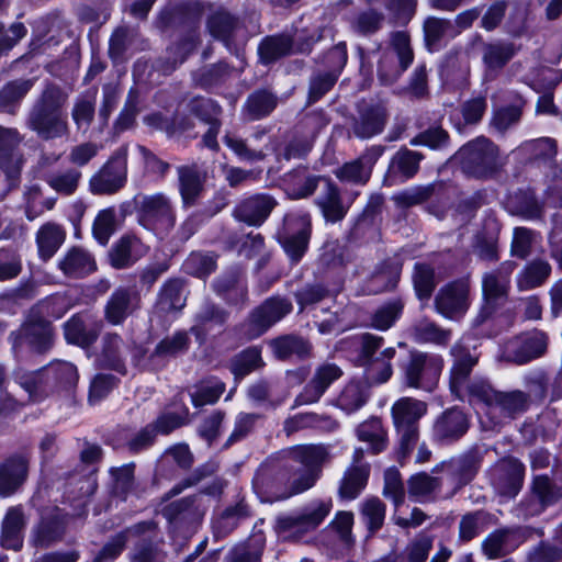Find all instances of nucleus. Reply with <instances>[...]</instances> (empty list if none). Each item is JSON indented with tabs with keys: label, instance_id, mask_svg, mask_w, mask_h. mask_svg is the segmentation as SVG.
Here are the masks:
<instances>
[{
	"label": "nucleus",
	"instance_id": "2eb2a0df",
	"mask_svg": "<svg viewBox=\"0 0 562 562\" xmlns=\"http://www.w3.org/2000/svg\"><path fill=\"white\" fill-rule=\"evenodd\" d=\"M389 119L387 110L380 102H362L357 106V114L350 120L349 135L358 139H370L380 135Z\"/></svg>",
	"mask_w": 562,
	"mask_h": 562
},
{
	"label": "nucleus",
	"instance_id": "9d476101",
	"mask_svg": "<svg viewBox=\"0 0 562 562\" xmlns=\"http://www.w3.org/2000/svg\"><path fill=\"white\" fill-rule=\"evenodd\" d=\"M331 507L330 499H313L296 512L278 516L276 530L284 536L314 530L329 515Z\"/></svg>",
	"mask_w": 562,
	"mask_h": 562
},
{
	"label": "nucleus",
	"instance_id": "f8f14e48",
	"mask_svg": "<svg viewBox=\"0 0 562 562\" xmlns=\"http://www.w3.org/2000/svg\"><path fill=\"white\" fill-rule=\"evenodd\" d=\"M126 145L119 147L102 168L91 177L90 190L94 194H113L120 191L127 181Z\"/></svg>",
	"mask_w": 562,
	"mask_h": 562
},
{
	"label": "nucleus",
	"instance_id": "e2e57ef3",
	"mask_svg": "<svg viewBox=\"0 0 562 562\" xmlns=\"http://www.w3.org/2000/svg\"><path fill=\"white\" fill-rule=\"evenodd\" d=\"M250 516V507L244 499H240L235 505L224 509L215 522V528L223 533H228L235 529L239 522Z\"/></svg>",
	"mask_w": 562,
	"mask_h": 562
},
{
	"label": "nucleus",
	"instance_id": "f03ea898",
	"mask_svg": "<svg viewBox=\"0 0 562 562\" xmlns=\"http://www.w3.org/2000/svg\"><path fill=\"white\" fill-rule=\"evenodd\" d=\"M78 379L77 368L67 361L52 362L34 372H14V382L27 393L32 402H40L52 392L70 391L77 385Z\"/></svg>",
	"mask_w": 562,
	"mask_h": 562
},
{
	"label": "nucleus",
	"instance_id": "052dcab7",
	"mask_svg": "<svg viewBox=\"0 0 562 562\" xmlns=\"http://www.w3.org/2000/svg\"><path fill=\"white\" fill-rule=\"evenodd\" d=\"M400 278L398 265L385 261L376 271L371 276L368 284V290L372 293H379L393 289Z\"/></svg>",
	"mask_w": 562,
	"mask_h": 562
},
{
	"label": "nucleus",
	"instance_id": "338daca9",
	"mask_svg": "<svg viewBox=\"0 0 562 562\" xmlns=\"http://www.w3.org/2000/svg\"><path fill=\"white\" fill-rule=\"evenodd\" d=\"M262 364L260 350L257 347H250L233 359L231 370L235 378L243 379Z\"/></svg>",
	"mask_w": 562,
	"mask_h": 562
},
{
	"label": "nucleus",
	"instance_id": "a19ab883",
	"mask_svg": "<svg viewBox=\"0 0 562 562\" xmlns=\"http://www.w3.org/2000/svg\"><path fill=\"white\" fill-rule=\"evenodd\" d=\"M195 46L196 35L195 33H190L180 42L167 48L166 55L157 60V69L165 74L173 71L186 60L188 55L195 48Z\"/></svg>",
	"mask_w": 562,
	"mask_h": 562
},
{
	"label": "nucleus",
	"instance_id": "4d7b16f0",
	"mask_svg": "<svg viewBox=\"0 0 562 562\" xmlns=\"http://www.w3.org/2000/svg\"><path fill=\"white\" fill-rule=\"evenodd\" d=\"M369 398V387L361 382L348 383L337 398V406L346 414L360 409Z\"/></svg>",
	"mask_w": 562,
	"mask_h": 562
},
{
	"label": "nucleus",
	"instance_id": "6ab92c4d",
	"mask_svg": "<svg viewBox=\"0 0 562 562\" xmlns=\"http://www.w3.org/2000/svg\"><path fill=\"white\" fill-rule=\"evenodd\" d=\"M53 329L45 319H30L19 331L11 333L9 339L12 348L16 350L24 344L38 352L45 351L52 344Z\"/></svg>",
	"mask_w": 562,
	"mask_h": 562
},
{
	"label": "nucleus",
	"instance_id": "4be33fe9",
	"mask_svg": "<svg viewBox=\"0 0 562 562\" xmlns=\"http://www.w3.org/2000/svg\"><path fill=\"white\" fill-rule=\"evenodd\" d=\"M277 205L276 200L265 193L254 194L243 200L234 210V217L249 226H260Z\"/></svg>",
	"mask_w": 562,
	"mask_h": 562
},
{
	"label": "nucleus",
	"instance_id": "3c124183",
	"mask_svg": "<svg viewBox=\"0 0 562 562\" xmlns=\"http://www.w3.org/2000/svg\"><path fill=\"white\" fill-rule=\"evenodd\" d=\"M482 463V453L471 450L452 459L448 467L460 485L469 483L477 473Z\"/></svg>",
	"mask_w": 562,
	"mask_h": 562
},
{
	"label": "nucleus",
	"instance_id": "603ef678",
	"mask_svg": "<svg viewBox=\"0 0 562 562\" xmlns=\"http://www.w3.org/2000/svg\"><path fill=\"white\" fill-rule=\"evenodd\" d=\"M516 54L515 46L508 42L484 44L482 60L490 71L501 70Z\"/></svg>",
	"mask_w": 562,
	"mask_h": 562
},
{
	"label": "nucleus",
	"instance_id": "c03bdc74",
	"mask_svg": "<svg viewBox=\"0 0 562 562\" xmlns=\"http://www.w3.org/2000/svg\"><path fill=\"white\" fill-rule=\"evenodd\" d=\"M97 92V89H91L75 99L71 119L78 132L86 133L94 119Z\"/></svg>",
	"mask_w": 562,
	"mask_h": 562
},
{
	"label": "nucleus",
	"instance_id": "680f3d73",
	"mask_svg": "<svg viewBox=\"0 0 562 562\" xmlns=\"http://www.w3.org/2000/svg\"><path fill=\"white\" fill-rule=\"evenodd\" d=\"M292 40L286 35L266 37L258 47L260 60L270 64L290 53Z\"/></svg>",
	"mask_w": 562,
	"mask_h": 562
},
{
	"label": "nucleus",
	"instance_id": "5fc2aeb1",
	"mask_svg": "<svg viewBox=\"0 0 562 562\" xmlns=\"http://www.w3.org/2000/svg\"><path fill=\"white\" fill-rule=\"evenodd\" d=\"M423 159L424 155L422 153L402 147L392 157L389 170L407 180L418 172Z\"/></svg>",
	"mask_w": 562,
	"mask_h": 562
},
{
	"label": "nucleus",
	"instance_id": "dca6fc26",
	"mask_svg": "<svg viewBox=\"0 0 562 562\" xmlns=\"http://www.w3.org/2000/svg\"><path fill=\"white\" fill-rule=\"evenodd\" d=\"M435 306L439 314L449 319H459L470 307V282L456 280L441 288L436 295Z\"/></svg>",
	"mask_w": 562,
	"mask_h": 562
},
{
	"label": "nucleus",
	"instance_id": "bf43d9fd",
	"mask_svg": "<svg viewBox=\"0 0 562 562\" xmlns=\"http://www.w3.org/2000/svg\"><path fill=\"white\" fill-rule=\"evenodd\" d=\"M386 507L378 497H370L360 504V517L370 533H374L383 526Z\"/></svg>",
	"mask_w": 562,
	"mask_h": 562
},
{
	"label": "nucleus",
	"instance_id": "ddd939ff",
	"mask_svg": "<svg viewBox=\"0 0 562 562\" xmlns=\"http://www.w3.org/2000/svg\"><path fill=\"white\" fill-rule=\"evenodd\" d=\"M450 355L453 358L449 371V387L451 393L460 400H462L465 394L475 398V393L471 387L473 385L487 384L484 381L470 380L471 372L477 363V357L472 355L461 341H457L451 347Z\"/></svg>",
	"mask_w": 562,
	"mask_h": 562
},
{
	"label": "nucleus",
	"instance_id": "20e7f679",
	"mask_svg": "<svg viewBox=\"0 0 562 562\" xmlns=\"http://www.w3.org/2000/svg\"><path fill=\"white\" fill-rule=\"evenodd\" d=\"M445 367L441 355L422 350H411L402 366L403 383L411 389L432 392L439 382Z\"/></svg>",
	"mask_w": 562,
	"mask_h": 562
},
{
	"label": "nucleus",
	"instance_id": "8fccbe9b",
	"mask_svg": "<svg viewBox=\"0 0 562 562\" xmlns=\"http://www.w3.org/2000/svg\"><path fill=\"white\" fill-rule=\"evenodd\" d=\"M33 86L34 79H20L7 83L0 90V112L14 114Z\"/></svg>",
	"mask_w": 562,
	"mask_h": 562
},
{
	"label": "nucleus",
	"instance_id": "0e129e2a",
	"mask_svg": "<svg viewBox=\"0 0 562 562\" xmlns=\"http://www.w3.org/2000/svg\"><path fill=\"white\" fill-rule=\"evenodd\" d=\"M225 391V383L217 378L202 381L191 393V402L195 407L214 404Z\"/></svg>",
	"mask_w": 562,
	"mask_h": 562
},
{
	"label": "nucleus",
	"instance_id": "ea45409f",
	"mask_svg": "<svg viewBox=\"0 0 562 562\" xmlns=\"http://www.w3.org/2000/svg\"><path fill=\"white\" fill-rule=\"evenodd\" d=\"M552 268L547 260L535 259L528 262L516 276L519 291H529L541 286L550 277Z\"/></svg>",
	"mask_w": 562,
	"mask_h": 562
},
{
	"label": "nucleus",
	"instance_id": "6e6552de",
	"mask_svg": "<svg viewBox=\"0 0 562 562\" xmlns=\"http://www.w3.org/2000/svg\"><path fill=\"white\" fill-rule=\"evenodd\" d=\"M471 390L475 393V398L486 406V414L492 419L497 414L499 415V420H496L495 424L522 414L527 411L530 402L529 395L519 390L501 392L492 389L490 384L473 385Z\"/></svg>",
	"mask_w": 562,
	"mask_h": 562
},
{
	"label": "nucleus",
	"instance_id": "2f4dec72",
	"mask_svg": "<svg viewBox=\"0 0 562 562\" xmlns=\"http://www.w3.org/2000/svg\"><path fill=\"white\" fill-rule=\"evenodd\" d=\"M288 458L290 461L299 463L303 469L308 471H316L322 475V469L325 463L330 459L328 446L325 445H299L288 450Z\"/></svg>",
	"mask_w": 562,
	"mask_h": 562
},
{
	"label": "nucleus",
	"instance_id": "13d9d810",
	"mask_svg": "<svg viewBox=\"0 0 562 562\" xmlns=\"http://www.w3.org/2000/svg\"><path fill=\"white\" fill-rule=\"evenodd\" d=\"M357 435L359 440L368 443L373 454L380 453L386 448L387 435L382 423L376 418L359 425Z\"/></svg>",
	"mask_w": 562,
	"mask_h": 562
},
{
	"label": "nucleus",
	"instance_id": "09e8293b",
	"mask_svg": "<svg viewBox=\"0 0 562 562\" xmlns=\"http://www.w3.org/2000/svg\"><path fill=\"white\" fill-rule=\"evenodd\" d=\"M66 233L61 226L53 223L43 225L36 234L40 257L50 259L65 241Z\"/></svg>",
	"mask_w": 562,
	"mask_h": 562
},
{
	"label": "nucleus",
	"instance_id": "423d86ee",
	"mask_svg": "<svg viewBox=\"0 0 562 562\" xmlns=\"http://www.w3.org/2000/svg\"><path fill=\"white\" fill-rule=\"evenodd\" d=\"M464 173L474 178H486L502 166L497 146L486 137H477L462 146L453 156Z\"/></svg>",
	"mask_w": 562,
	"mask_h": 562
},
{
	"label": "nucleus",
	"instance_id": "37998d69",
	"mask_svg": "<svg viewBox=\"0 0 562 562\" xmlns=\"http://www.w3.org/2000/svg\"><path fill=\"white\" fill-rule=\"evenodd\" d=\"M370 468L368 464L350 465L344 473L339 485V496L344 499H355L368 483Z\"/></svg>",
	"mask_w": 562,
	"mask_h": 562
},
{
	"label": "nucleus",
	"instance_id": "7ed1b4c3",
	"mask_svg": "<svg viewBox=\"0 0 562 562\" xmlns=\"http://www.w3.org/2000/svg\"><path fill=\"white\" fill-rule=\"evenodd\" d=\"M357 342V363L363 368L367 383H386L394 372L392 361L396 356L395 347H385V339L371 333L359 335Z\"/></svg>",
	"mask_w": 562,
	"mask_h": 562
},
{
	"label": "nucleus",
	"instance_id": "4c0bfd02",
	"mask_svg": "<svg viewBox=\"0 0 562 562\" xmlns=\"http://www.w3.org/2000/svg\"><path fill=\"white\" fill-rule=\"evenodd\" d=\"M150 528L151 524L149 521H144L119 532L103 546V548L93 558V562L113 561L122 553L125 543L131 536L145 533Z\"/></svg>",
	"mask_w": 562,
	"mask_h": 562
},
{
	"label": "nucleus",
	"instance_id": "4468645a",
	"mask_svg": "<svg viewBox=\"0 0 562 562\" xmlns=\"http://www.w3.org/2000/svg\"><path fill=\"white\" fill-rule=\"evenodd\" d=\"M209 505L200 494L182 497L167 504L162 508V516L175 528L193 530L201 522Z\"/></svg>",
	"mask_w": 562,
	"mask_h": 562
},
{
	"label": "nucleus",
	"instance_id": "774afa93",
	"mask_svg": "<svg viewBox=\"0 0 562 562\" xmlns=\"http://www.w3.org/2000/svg\"><path fill=\"white\" fill-rule=\"evenodd\" d=\"M324 177L306 175L305 169L296 170L290 176V194L294 199H303L312 195Z\"/></svg>",
	"mask_w": 562,
	"mask_h": 562
},
{
	"label": "nucleus",
	"instance_id": "6e6d98bb",
	"mask_svg": "<svg viewBox=\"0 0 562 562\" xmlns=\"http://www.w3.org/2000/svg\"><path fill=\"white\" fill-rule=\"evenodd\" d=\"M411 336L417 344H432L443 347L450 341L451 331L439 327L434 322L422 321L412 328Z\"/></svg>",
	"mask_w": 562,
	"mask_h": 562
},
{
	"label": "nucleus",
	"instance_id": "72a5a7b5",
	"mask_svg": "<svg viewBox=\"0 0 562 562\" xmlns=\"http://www.w3.org/2000/svg\"><path fill=\"white\" fill-rule=\"evenodd\" d=\"M322 184V191L316 199L317 206L327 222L341 221L348 206L342 203L339 188L330 179H323Z\"/></svg>",
	"mask_w": 562,
	"mask_h": 562
},
{
	"label": "nucleus",
	"instance_id": "a878e982",
	"mask_svg": "<svg viewBox=\"0 0 562 562\" xmlns=\"http://www.w3.org/2000/svg\"><path fill=\"white\" fill-rule=\"evenodd\" d=\"M227 317L228 314L225 310L205 300L194 315L190 333L195 336L200 344H203L213 329L223 327Z\"/></svg>",
	"mask_w": 562,
	"mask_h": 562
},
{
	"label": "nucleus",
	"instance_id": "49530a36",
	"mask_svg": "<svg viewBox=\"0 0 562 562\" xmlns=\"http://www.w3.org/2000/svg\"><path fill=\"white\" fill-rule=\"evenodd\" d=\"M274 356L280 360L303 359L310 353L311 346L302 337L285 335L270 342Z\"/></svg>",
	"mask_w": 562,
	"mask_h": 562
},
{
	"label": "nucleus",
	"instance_id": "79ce46f5",
	"mask_svg": "<svg viewBox=\"0 0 562 562\" xmlns=\"http://www.w3.org/2000/svg\"><path fill=\"white\" fill-rule=\"evenodd\" d=\"M145 533L138 535L140 538L134 544L130 552L131 562H166V553L161 548V543L151 538L154 532V524Z\"/></svg>",
	"mask_w": 562,
	"mask_h": 562
},
{
	"label": "nucleus",
	"instance_id": "5701e85b",
	"mask_svg": "<svg viewBox=\"0 0 562 562\" xmlns=\"http://www.w3.org/2000/svg\"><path fill=\"white\" fill-rule=\"evenodd\" d=\"M148 247L134 234L123 235L113 244L109 252L110 265L115 269H126L143 258Z\"/></svg>",
	"mask_w": 562,
	"mask_h": 562
},
{
	"label": "nucleus",
	"instance_id": "c9c22d12",
	"mask_svg": "<svg viewBox=\"0 0 562 562\" xmlns=\"http://www.w3.org/2000/svg\"><path fill=\"white\" fill-rule=\"evenodd\" d=\"M423 29L425 43L430 52L439 50L442 42L452 40L459 35V30L454 26L452 21L436 16L427 18Z\"/></svg>",
	"mask_w": 562,
	"mask_h": 562
},
{
	"label": "nucleus",
	"instance_id": "aec40b11",
	"mask_svg": "<svg viewBox=\"0 0 562 562\" xmlns=\"http://www.w3.org/2000/svg\"><path fill=\"white\" fill-rule=\"evenodd\" d=\"M210 34L243 61V49L236 38L240 31L238 20L224 10L214 12L207 20Z\"/></svg>",
	"mask_w": 562,
	"mask_h": 562
},
{
	"label": "nucleus",
	"instance_id": "de8ad7c7",
	"mask_svg": "<svg viewBox=\"0 0 562 562\" xmlns=\"http://www.w3.org/2000/svg\"><path fill=\"white\" fill-rule=\"evenodd\" d=\"M514 538L515 531L513 529H497L483 540L482 550L491 560L502 558L515 549Z\"/></svg>",
	"mask_w": 562,
	"mask_h": 562
},
{
	"label": "nucleus",
	"instance_id": "a18cd8bd",
	"mask_svg": "<svg viewBox=\"0 0 562 562\" xmlns=\"http://www.w3.org/2000/svg\"><path fill=\"white\" fill-rule=\"evenodd\" d=\"M305 428L331 431L337 428V423L328 416L314 413H301L286 418L283 424V430L288 436Z\"/></svg>",
	"mask_w": 562,
	"mask_h": 562
},
{
	"label": "nucleus",
	"instance_id": "9b49d317",
	"mask_svg": "<svg viewBox=\"0 0 562 562\" xmlns=\"http://www.w3.org/2000/svg\"><path fill=\"white\" fill-rule=\"evenodd\" d=\"M292 311V303L281 296H271L265 300L250 314L243 324L244 336L252 340L263 335L271 326L281 321Z\"/></svg>",
	"mask_w": 562,
	"mask_h": 562
},
{
	"label": "nucleus",
	"instance_id": "a211bd4d",
	"mask_svg": "<svg viewBox=\"0 0 562 562\" xmlns=\"http://www.w3.org/2000/svg\"><path fill=\"white\" fill-rule=\"evenodd\" d=\"M383 153V146L373 145L367 148L359 158L346 162L340 168L336 169L335 175L340 181L364 184L369 181L373 166Z\"/></svg>",
	"mask_w": 562,
	"mask_h": 562
},
{
	"label": "nucleus",
	"instance_id": "58836bf2",
	"mask_svg": "<svg viewBox=\"0 0 562 562\" xmlns=\"http://www.w3.org/2000/svg\"><path fill=\"white\" fill-rule=\"evenodd\" d=\"M102 345V351L98 357L100 366L125 374L123 339L116 334H109L103 337Z\"/></svg>",
	"mask_w": 562,
	"mask_h": 562
},
{
	"label": "nucleus",
	"instance_id": "b1692460",
	"mask_svg": "<svg viewBox=\"0 0 562 562\" xmlns=\"http://www.w3.org/2000/svg\"><path fill=\"white\" fill-rule=\"evenodd\" d=\"M468 428L467 415L457 407L448 408L435 420L432 436L436 441L451 442L461 438Z\"/></svg>",
	"mask_w": 562,
	"mask_h": 562
},
{
	"label": "nucleus",
	"instance_id": "f3484780",
	"mask_svg": "<svg viewBox=\"0 0 562 562\" xmlns=\"http://www.w3.org/2000/svg\"><path fill=\"white\" fill-rule=\"evenodd\" d=\"M525 471L524 463L518 459L504 458L491 469L490 480L499 495L514 497L521 488Z\"/></svg>",
	"mask_w": 562,
	"mask_h": 562
},
{
	"label": "nucleus",
	"instance_id": "f257e3e1",
	"mask_svg": "<svg viewBox=\"0 0 562 562\" xmlns=\"http://www.w3.org/2000/svg\"><path fill=\"white\" fill-rule=\"evenodd\" d=\"M68 93L56 85H47L33 104L26 126L44 140L66 137L69 134L67 116L63 109Z\"/></svg>",
	"mask_w": 562,
	"mask_h": 562
},
{
	"label": "nucleus",
	"instance_id": "cd10ccee",
	"mask_svg": "<svg viewBox=\"0 0 562 562\" xmlns=\"http://www.w3.org/2000/svg\"><path fill=\"white\" fill-rule=\"evenodd\" d=\"M58 269L68 278L80 279L94 272L97 262L90 251L75 246L59 258Z\"/></svg>",
	"mask_w": 562,
	"mask_h": 562
},
{
	"label": "nucleus",
	"instance_id": "c85d7f7f",
	"mask_svg": "<svg viewBox=\"0 0 562 562\" xmlns=\"http://www.w3.org/2000/svg\"><path fill=\"white\" fill-rule=\"evenodd\" d=\"M427 409L424 401L409 396L398 398L391 407L394 428L419 427V420L427 414Z\"/></svg>",
	"mask_w": 562,
	"mask_h": 562
},
{
	"label": "nucleus",
	"instance_id": "c756f323",
	"mask_svg": "<svg viewBox=\"0 0 562 562\" xmlns=\"http://www.w3.org/2000/svg\"><path fill=\"white\" fill-rule=\"evenodd\" d=\"M138 296L128 288H117L109 297L104 314L112 325L122 324L137 308Z\"/></svg>",
	"mask_w": 562,
	"mask_h": 562
},
{
	"label": "nucleus",
	"instance_id": "f704fd0d",
	"mask_svg": "<svg viewBox=\"0 0 562 562\" xmlns=\"http://www.w3.org/2000/svg\"><path fill=\"white\" fill-rule=\"evenodd\" d=\"M548 336L535 329L521 335L513 349V360L518 364L527 363L541 357L547 351Z\"/></svg>",
	"mask_w": 562,
	"mask_h": 562
},
{
	"label": "nucleus",
	"instance_id": "393cba45",
	"mask_svg": "<svg viewBox=\"0 0 562 562\" xmlns=\"http://www.w3.org/2000/svg\"><path fill=\"white\" fill-rule=\"evenodd\" d=\"M515 267V262L504 261L497 268L483 273L482 294L487 303H494L507 296Z\"/></svg>",
	"mask_w": 562,
	"mask_h": 562
},
{
	"label": "nucleus",
	"instance_id": "473e14b6",
	"mask_svg": "<svg viewBox=\"0 0 562 562\" xmlns=\"http://www.w3.org/2000/svg\"><path fill=\"white\" fill-rule=\"evenodd\" d=\"M101 325L87 316L74 315L64 325V334L67 342L80 347L92 345L100 333Z\"/></svg>",
	"mask_w": 562,
	"mask_h": 562
},
{
	"label": "nucleus",
	"instance_id": "7c9ffc66",
	"mask_svg": "<svg viewBox=\"0 0 562 562\" xmlns=\"http://www.w3.org/2000/svg\"><path fill=\"white\" fill-rule=\"evenodd\" d=\"M29 460L22 454H14L0 464V495L9 496L25 481Z\"/></svg>",
	"mask_w": 562,
	"mask_h": 562
},
{
	"label": "nucleus",
	"instance_id": "412c9836",
	"mask_svg": "<svg viewBox=\"0 0 562 562\" xmlns=\"http://www.w3.org/2000/svg\"><path fill=\"white\" fill-rule=\"evenodd\" d=\"M66 524L67 515L58 507L43 513L40 522L33 529L32 542L36 547H49L63 538Z\"/></svg>",
	"mask_w": 562,
	"mask_h": 562
},
{
	"label": "nucleus",
	"instance_id": "864d4df0",
	"mask_svg": "<svg viewBox=\"0 0 562 562\" xmlns=\"http://www.w3.org/2000/svg\"><path fill=\"white\" fill-rule=\"evenodd\" d=\"M190 337L189 333L184 330L175 331L170 336H166L161 339L155 350L153 351L150 358L155 359H170L176 358L182 353H186L190 347Z\"/></svg>",
	"mask_w": 562,
	"mask_h": 562
},
{
	"label": "nucleus",
	"instance_id": "e433bc0d",
	"mask_svg": "<svg viewBox=\"0 0 562 562\" xmlns=\"http://www.w3.org/2000/svg\"><path fill=\"white\" fill-rule=\"evenodd\" d=\"M24 525L25 521L22 508H10L2 522L1 544L3 548L15 551L22 548V530Z\"/></svg>",
	"mask_w": 562,
	"mask_h": 562
},
{
	"label": "nucleus",
	"instance_id": "0eeeda50",
	"mask_svg": "<svg viewBox=\"0 0 562 562\" xmlns=\"http://www.w3.org/2000/svg\"><path fill=\"white\" fill-rule=\"evenodd\" d=\"M414 53L406 32L391 34L390 47L381 52L378 60V78L382 85L394 83L412 65Z\"/></svg>",
	"mask_w": 562,
	"mask_h": 562
},
{
	"label": "nucleus",
	"instance_id": "69168bd1",
	"mask_svg": "<svg viewBox=\"0 0 562 562\" xmlns=\"http://www.w3.org/2000/svg\"><path fill=\"white\" fill-rule=\"evenodd\" d=\"M277 105V98L267 90L251 93L246 102L248 117L252 121L269 115Z\"/></svg>",
	"mask_w": 562,
	"mask_h": 562
},
{
	"label": "nucleus",
	"instance_id": "1a4fd4ad",
	"mask_svg": "<svg viewBox=\"0 0 562 562\" xmlns=\"http://www.w3.org/2000/svg\"><path fill=\"white\" fill-rule=\"evenodd\" d=\"M312 234L311 215L304 211L288 213L283 226L278 232V239L291 262L297 263L308 249Z\"/></svg>",
	"mask_w": 562,
	"mask_h": 562
},
{
	"label": "nucleus",
	"instance_id": "bb28decb",
	"mask_svg": "<svg viewBox=\"0 0 562 562\" xmlns=\"http://www.w3.org/2000/svg\"><path fill=\"white\" fill-rule=\"evenodd\" d=\"M177 175L183 206L195 205L204 191L205 176L195 164L179 166Z\"/></svg>",
	"mask_w": 562,
	"mask_h": 562
},
{
	"label": "nucleus",
	"instance_id": "39448f33",
	"mask_svg": "<svg viewBox=\"0 0 562 562\" xmlns=\"http://www.w3.org/2000/svg\"><path fill=\"white\" fill-rule=\"evenodd\" d=\"M138 223L155 234L168 233L176 224V210L166 193L137 194L133 199Z\"/></svg>",
	"mask_w": 562,
	"mask_h": 562
}]
</instances>
